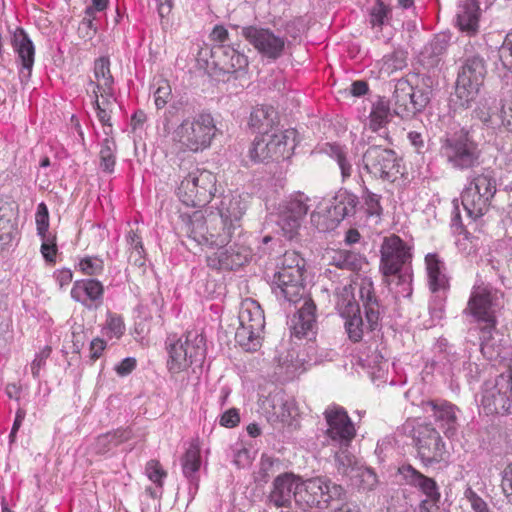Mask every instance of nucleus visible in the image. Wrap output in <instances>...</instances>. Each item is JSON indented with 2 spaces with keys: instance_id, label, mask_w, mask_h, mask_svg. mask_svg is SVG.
Here are the masks:
<instances>
[{
  "instance_id": "nucleus-1",
  "label": "nucleus",
  "mask_w": 512,
  "mask_h": 512,
  "mask_svg": "<svg viewBox=\"0 0 512 512\" xmlns=\"http://www.w3.org/2000/svg\"><path fill=\"white\" fill-rule=\"evenodd\" d=\"M184 232L197 245L217 249L206 257L207 266L211 269H238L252 258L251 248L240 239L227 247L241 230L207 210H198L189 215Z\"/></svg>"
},
{
  "instance_id": "nucleus-2",
  "label": "nucleus",
  "mask_w": 512,
  "mask_h": 512,
  "mask_svg": "<svg viewBox=\"0 0 512 512\" xmlns=\"http://www.w3.org/2000/svg\"><path fill=\"white\" fill-rule=\"evenodd\" d=\"M359 203L358 197L340 189L331 200L310 199L304 193H297L279 206L277 226L283 237L295 239L303 219L311 209V222L320 230L332 229L346 217L354 215Z\"/></svg>"
},
{
  "instance_id": "nucleus-3",
  "label": "nucleus",
  "mask_w": 512,
  "mask_h": 512,
  "mask_svg": "<svg viewBox=\"0 0 512 512\" xmlns=\"http://www.w3.org/2000/svg\"><path fill=\"white\" fill-rule=\"evenodd\" d=\"M380 271L384 277L396 276L399 290L397 294L404 298L412 295V252L411 247L399 236L384 238L380 249Z\"/></svg>"
},
{
  "instance_id": "nucleus-4",
  "label": "nucleus",
  "mask_w": 512,
  "mask_h": 512,
  "mask_svg": "<svg viewBox=\"0 0 512 512\" xmlns=\"http://www.w3.org/2000/svg\"><path fill=\"white\" fill-rule=\"evenodd\" d=\"M433 93V80L429 76L421 78V84L412 86L407 79L395 82L390 100L394 113L402 119H409L422 112L429 104Z\"/></svg>"
},
{
  "instance_id": "nucleus-5",
  "label": "nucleus",
  "mask_w": 512,
  "mask_h": 512,
  "mask_svg": "<svg viewBox=\"0 0 512 512\" xmlns=\"http://www.w3.org/2000/svg\"><path fill=\"white\" fill-rule=\"evenodd\" d=\"M440 156L454 169L467 170L478 165L480 149L469 131L461 128L446 132L440 139Z\"/></svg>"
},
{
  "instance_id": "nucleus-6",
  "label": "nucleus",
  "mask_w": 512,
  "mask_h": 512,
  "mask_svg": "<svg viewBox=\"0 0 512 512\" xmlns=\"http://www.w3.org/2000/svg\"><path fill=\"white\" fill-rule=\"evenodd\" d=\"M167 368L170 373L178 374L187 370L193 363L201 362L206 353L205 339L197 331H189L181 337L168 336Z\"/></svg>"
},
{
  "instance_id": "nucleus-7",
  "label": "nucleus",
  "mask_w": 512,
  "mask_h": 512,
  "mask_svg": "<svg viewBox=\"0 0 512 512\" xmlns=\"http://www.w3.org/2000/svg\"><path fill=\"white\" fill-rule=\"evenodd\" d=\"M359 295L363 303L366 322L363 321L360 311L351 313V316H343L348 338L353 342L361 341L365 332L379 329L383 312L374 294L373 283L369 279L361 281Z\"/></svg>"
},
{
  "instance_id": "nucleus-8",
  "label": "nucleus",
  "mask_w": 512,
  "mask_h": 512,
  "mask_svg": "<svg viewBox=\"0 0 512 512\" xmlns=\"http://www.w3.org/2000/svg\"><path fill=\"white\" fill-rule=\"evenodd\" d=\"M496 192L497 182L492 171L471 174L461 194L467 215L474 220L482 217L489 210Z\"/></svg>"
},
{
  "instance_id": "nucleus-9",
  "label": "nucleus",
  "mask_w": 512,
  "mask_h": 512,
  "mask_svg": "<svg viewBox=\"0 0 512 512\" xmlns=\"http://www.w3.org/2000/svg\"><path fill=\"white\" fill-rule=\"evenodd\" d=\"M295 129L265 132L256 137L249 150L254 162L280 161L289 159L296 147Z\"/></svg>"
},
{
  "instance_id": "nucleus-10",
  "label": "nucleus",
  "mask_w": 512,
  "mask_h": 512,
  "mask_svg": "<svg viewBox=\"0 0 512 512\" xmlns=\"http://www.w3.org/2000/svg\"><path fill=\"white\" fill-rule=\"evenodd\" d=\"M217 132L214 118L209 113H201L184 119L174 130L173 139L180 146L192 152L210 147Z\"/></svg>"
},
{
  "instance_id": "nucleus-11",
  "label": "nucleus",
  "mask_w": 512,
  "mask_h": 512,
  "mask_svg": "<svg viewBox=\"0 0 512 512\" xmlns=\"http://www.w3.org/2000/svg\"><path fill=\"white\" fill-rule=\"evenodd\" d=\"M216 175L212 172L193 168L185 176L177 188L180 201L186 206L204 207L216 192Z\"/></svg>"
},
{
  "instance_id": "nucleus-12",
  "label": "nucleus",
  "mask_w": 512,
  "mask_h": 512,
  "mask_svg": "<svg viewBox=\"0 0 512 512\" xmlns=\"http://www.w3.org/2000/svg\"><path fill=\"white\" fill-rule=\"evenodd\" d=\"M239 327L235 333L236 342L246 351H257L261 346L265 327L264 312L253 299L242 301L239 311Z\"/></svg>"
},
{
  "instance_id": "nucleus-13",
  "label": "nucleus",
  "mask_w": 512,
  "mask_h": 512,
  "mask_svg": "<svg viewBox=\"0 0 512 512\" xmlns=\"http://www.w3.org/2000/svg\"><path fill=\"white\" fill-rule=\"evenodd\" d=\"M485 61L479 55L467 57L459 69L454 95L460 107H468L479 94L486 75Z\"/></svg>"
},
{
  "instance_id": "nucleus-14",
  "label": "nucleus",
  "mask_w": 512,
  "mask_h": 512,
  "mask_svg": "<svg viewBox=\"0 0 512 512\" xmlns=\"http://www.w3.org/2000/svg\"><path fill=\"white\" fill-rule=\"evenodd\" d=\"M481 407L487 415H512V369L483 385Z\"/></svg>"
},
{
  "instance_id": "nucleus-15",
  "label": "nucleus",
  "mask_w": 512,
  "mask_h": 512,
  "mask_svg": "<svg viewBox=\"0 0 512 512\" xmlns=\"http://www.w3.org/2000/svg\"><path fill=\"white\" fill-rule=\"evenodd\" d=\"M363 169L374 179L394 182L401 172V158L396 152L381 145H372L362 156Z\"/></svg>"
},
{
  "instance_id": "nucleus-16",
  "label": "nucleus",
  "mask_w": 512,
  "mask_h": 512,
  "mask_svg": "<svg viewBox=\"0 0 512 512\" xmlns=\"http://www.w3.org/2000/svg\"><path fill=\"white\" fill-rule=\"evenodd\" d=\"M345 491L341 485L327 477H315L305 481L299 479L296 503L308 507H326L330 501L341 499Z\"/></svg>"
},
{
  "instance_id": "nucleus-17",
  "label": "nucleus",
  "mask_w": 512,
  "mask_h": 512,
  "mask_svg": "<svg viewBox=\"0 0 512 512\" xmlns=\"http://www.w3.org/2000/svg\"><path fill=\"white\" fill-rule=\"evenodd\" d=\"M502 294L481 280L474 284L465 311H468L478 322L485 323L484 327L495 328V310Z\"/></svg>"
},
{
  "instance_id": "nucleus-18",
  "label": "nucleus",
  "mask_w": 512,
  "mask_h": 512,
  "mask_svg": "<svg viewBox=\"0 0 512 512\" xmlns=\"http://www.w3.org/2000/svg\"><path fill=\"white\" fill-rule=\"evenodd\" d=\"M323 415L327 425V444L331 447H350L357 431L347 411L342 406L332 404L325 409Z\"/></svg>"
},
{
  "instance_id": "nucleus-19",
  "label": "nucleus",
  "mask_w": 512,
  "mask_h": 512,
  "mask_svg": "<svg viewBox=\"0 0 512 512\" xmlns=\"http://www.w3.org/2000/svg\"><path fill=\"white\" fill-rule=\"evenodd\" d=\"M413 439L418 455L425 465L444 461L448 452L439 432L431 424H420L414 429Z\"/></svg>"
},
{
  "instance_id": "nucleus-20",
  "label": "nucleus",
  "mask_w": 512,
  "mask_h": 512,
  "mask_svg": "<svg viewBox=\"0 0 512 512\" xmlns=\"http://www.w3.org/2000/svg\"><path fill=\"white\" fill-rule=\"evenodd\" d=\"M242 34L268 62L276 61L285 53L286 38L276 35L270 29L249 26L243 28Z\"/></svg>"
},
{
  "instance_id": "nucleus-21",
  "label": "nucleus",
  "mask_w": 512,
  "mask_h": 512,
  "mask_svg": "<svg viewBox=\"0 0 512 512\" xmlns=\"http://www.w3.org/2000/svg\"><path fill=\"white\" fill-rule=\"evenodd\" d=\"M400 474L409 485L419 488L425 498L419 504V512H439L441 494L436 482L411 465H404L399 468Z\"/></svg>"
},
{
  "instance_id": "nucleus-22",
  "label": "nucleus",
  "mask_w": 512,
  "mask_h": 512,
  "mask_svg": "<svg viewBox=\"0 0 512 512\" xmlns=\"http://www.w3.org/2000/svg\"><path fill=\"white\" fill-rule=\"evenodd\" d=\"M426 413H431L435 422L447 437L456 434L459 423L457 413L459 409L446 400H430L423 403Z\"/></svg>"
},
{
  "instance_id": "nucleus-23",
  "label": "nucleus",
  "mask_w": 512,
  "mask_h": 512,
  "mask_svg": "<svg viewBox=\"0 0 512 512\" xmlns=\"http://www.w3.org/2000/svg\"><path fill=\"white\" fill-rule=\"evenodd\" d=\"M262 410L269 422H288L296 412L295 401L283 391H274L264 398Z\"/></svg>"
},
{
  "instance_id": "nucleus-24",
  "label": "nucleus",
  "mask_w": 512,
  "mask_h": 512,
  "mask_svg": "<svg viewBox=\"0 0 512 512\" xmlns=\"http://www.w3.org/2000/svg\"><path fill=\"white\" fill-rule=\"evenodd\" d=\"M271 289L278 300L282 299L290 303H297L305 292L304 274L292 277L290 273L276 271Z\"/></svg>"
},
{
  "instance_id": "nucleus-25",
  "label": "nucleus",
  "mask_w": 512,
  "mask_h": 512,
  "mask_svg": "<svg viewBox=\"0 0 512 512\" xmlns=\"http://www.w3.org/2000/svg\"><path fill=\"white\" fill-rule=\"evenodd\" d=\"M12 47L21 64L19 69L20 82L25 84L30 80L35 59V47L27 33L17 28L12 36Z\"/></svg>"
},
{
  "instance_id": "nucleus-26",
  "label": "nucleus",
  "mask_w": 512,
  "mask_h": 512,
  "mask_svg": "<svg viewBox=\"0 0 512 512\" xmlns=\"http://www.w3.org/2000/svg\"><path fill=\"white\" fill-rule=\"evenodd\" d=\"M247 198V196L229 191L221 196L219 203L215 206V211H210V213L218 215L219 218L241 230V219L248 206Z\"/></svg>"
},
{
  "instance_id": "nucleus-27",
  "label": "nucleus",
  "mask_w": 512,
  "mask_h": 512,
  "mask_svg": "<svg viewBox=\"0 0 512 512\" xmlns=\"http://www.w3.org/2000/svg\"><path fill=\"white\" fill-rule=\"evenodd\" d=\"M71 298L88 309H96L103 303L104 286L94 278L76 280L71 289Z\"/></svg>"
},
{
  "instance_id": "nucleus-28",
  "label": "nucleus",
  "mask_w": 512,
  "mask_h": 512,
  "mask_svg": "<svg viewBox=\"0 0 512 512\" xmlns=\"http://www.w3.org/2000/svg\"><path fill=\"white\" fill-rule=\"evenodd\" d=\"M299 488V477L292 473H284L273 481V489L270 492V502L280 508H289L292 499L296 501V493Z\"/></svg>"
},
{
  "instance_id": "nucleus-29",
  "label": "nucleus",
  "mask_w": 512,
  "mask_h": 512,
  "mask_svg": "<svg viewBox=\"0 0 512 512\" xmlns=\"http://www.w3.org/2000/svg\"><path fill=\"white\" fill-rule=\"evenodd\" d=\"M110 59L106 56L99 57L94 62V80L88 83L87 91L91 94H99L101 98H113L114 78L110 71Z\"/></svg>"
},
{
  "instance_id": "nucleus-30",
  "label": "nucleus",
  "mask_w": 512,
  "mask_h": 512,
  "mask_svg": "<svg viewBox=\"0 0 512 512\" xmlns=\"http://www.w3.org/2000/svg\"><path fill=\"white\" fill-rule=\"evenodd\" d=\"M494 329L495 328L489 329L487 327L481 329L482 342L480 350L487 360L502 363L508 358L511 347L507 345V341L499 337L497 333L495 335L493 334Z\"/></svg>"
},
{
  "instance_id": "nucleus-31",
  "label": "nucleus",
  "mask_w": 512,
  "mask_h": 512,
  "mask_svg": "<svg viewBox=\"0 0 512 512\" xmlns=\"http://www.w3.org/2000/svg\"><path fill=\"white\" fill-rule=\"evenodd\" d=\"M215 64L224 73H236L243 71L248 66L247 57L231 46L218 45L212 50Z\"/></svg>"
},
{
  "instance_id": "nucleus-32",
  "label": "nucleus",
  "mask_w": 512,
  "mask_h": 512,
  "mask_svg": "<svg viewBox=\"0 0 512 512\" xmlns=\"http://www.w3.org/2000/svg\"><path fill=\"white\" fill-rule=\"evenodd\" d=\"M480 16L479 0H466L458 5L455 22L460 31L474 35L479 29Z\"/></svg>"
},
{
  "instance_id": "nucleus-33",
  "label": "nucleus",
  "mask_w": 512,
  "mask_h": 512,
  "mask_svg": "<svg viewBox=\"0 0 512 512\" xmlns=\"http://www.w3.org/2000/svg\"><path fill=\"white\" fill-rule=\"evenodd\" d=\"M448 35L440 33L431 39L421 50L419 55L420 64L427 69L439 66L449 45Z\"/></svg>"
},
{
  "instance_id": "nucleus-34",
  "label": "nucleus",
  "mask_w": 512,
  "mask_h": 512,
  "mask_svg": "<svg viewBox=\"0 0 512 512\" xmlns=\"http://www.w3.org/2000/svg\"><path fill=\"white\" fill-rule=\"evenodd\" d=\"M316 326V305L311 299H304L302 306L290 320L292 333L298 337L307 336Z\"/></svg>"
},
{
  "instance_id": "nucleus-35",
  "label": "nucleus",
  "mask_w": 512,
  "mask_h": 512,
  "mask_svg": "<svg viewBox=\"0 0 512 512\" xmlns=\"http://www.w3.org/2000/svg\"><path fill=\"white\" fill-rule=\"evenodd\" d=\"M183 476L189 482V494H195L199 488L201 454L197 445L192 444L181 458Z\"/></svg>"
},
{
  "instance_id": "nucleus-36",
  "label": "nucleus",
  "mask_w": 512,
  "mask_h": 512,
  "mask_svg": "<svg viewBox=\"0 0 512 512\" xmlns=\"http://www.w3.org/2000/svg\"><path fill=\"white\" fill-rule=\"evenodd\" d=\"M428 285L433 293L445 291L448 288L445 263L435 253L425 256Z\"/></svg>"
},
{
  "instance_id": "nucleus-37",
  "label": "nucleus",
  "mask_w": 512,
  "mask_h": 512,
  "mask_svg": "<svg viewBox=\"0 0 512 512\" xmlns=\"http://www.w3.org/2000/svg\"><path fill=\"white\" fill-rule=\"evenodd\" d=\"M323 151L337 163L342 182H345L352 176L354 172L355 156L347 147L336 143H326Z\"/></svg>"
},
{
  "instance_id": "nucleus-38",
  "label": "nucleus",
  "mask_w": 512,
  "mask_h": 512,
  "mask_svg": "<svg viewBox=\"0 0 512 512\" xmlns=\"http://www.w3.org/2000/svg\"><path fill=\"white\" fill-rule=\"evenodd\" d=\"M335 308L343 316H351V313L359 312V304L354 295V288L351 284L339 285L334 290Z\"/></svg>"
},
{
  "instance_id": "nucleus-39",
  "label": "nucleus",
  "mask_w": 512,
  "mask_h": 512,
  "mask_svg": "<svg viewBox=\"0 0 512 512\" xmlns=\"http://www.w3.org/2000/svg\"><path fill=\"white\" fill-rule=\"evenodd\" d=\"M390 117L389 103L384 100H379L373 104L369 115L368 127L373 132L377 133L381 138H388V131L386 124Z\"/></svg>"
},
{
  "instance_id": "nucleus-40",
  "label": "nucleus",
  "mask_w": 512,
  "mask_h": 512,
  "mask_svg": "<svg viewBox=\"0 0 512 512\" xmlns=\"http://www.w3.org/2000/svg\"><path fill=\"white\" fill-rule=\"evenodd\" d=\"M334 453V462L337 473L343 477H354L353 474L362 466L353 453L349 451L350 447H332Z\"/></svg>"
},
{
  "instance_id": "nucleus-41",
  "label": "nucleus",
  "mask_w": 512,
  "mask_h": 512,
  "mask_svg": "<svg viewBox=\"0 0 512 512\" xmlns=\"http://www.w3.org/2000/svg\"><path fill=\"white\" fill-rule=\"evenodd\" d=\"M132 435L133 433L129 428L117 429L113 432L102 434L97 437L94 449L99 454H105L118 445L131 439Z\"/></svg>"
},
{
  "instance_id": "nucleus-42",
  "label": "nucleus",
  "mask_w": 512,
  "mask_h": 512,
  "mask_svg": "<svg viewBox=\"0 0 512 512\" xmlns=\"http://www.w3.org/2000/svg\"><path fill=\"white\" fill-rule=\"evenodd\" d=\"M128 261L136 267H144L146 263V251L143 240L138 231L129 230L125 235Z\"/></svg>"
},
{
  "instance_id": "nucleus-43",
  "label": "nucleus",
  "mask_w": 512,
  "mask_h": 512,
  "mask_svg": "<svg viewBox=\"0 0 512 512\" xmlns=\"http://www.w3.org/2000/svg\"><path fill=\"white\" fill-rule=\"evenodd\" d=\"M276 112L272 107L260 106L252 110L249 118V126L260 134L270 132L275 124Z\"/></svg>"
},
{
  "instance_id": "nucleus-44",
  "label": "nucleus",
  "mask_w": 512,
  "mask_h": 512,
  "mask_svg": "<svg viewBox=\"0 0 512 512\" xmlns=\"http://www.w3.org/2000/svg\"><path fill=\"white\" fill-rule=\"evenodd\" d=\"M331 264L335 265L337 268L355 272L361 270L366 262L365 258L357 252L339 250L334 252L331 258Z\"/></svg>"
},
{
  "instance_id": "nucleus-45",
  "label": "nucleus",
  "mask_w": 512,
  "mask_h": 512,
  "mask_svg": "<svg viewBox=\"0 0 512 512\" xmlns=\"http://www.w3.org/2000/svg\"><path fill=\"white\" fill-rule=\"evenodd\" d=\"M276 360L280 373L284 374L286 378H292L304 370L303 361L299 359L297 352L293 349L279 353Z\"/></svg>"
},
{
  "instance_id": "nucleus-46",
  "label": "nucleus",
  "mask_w": 512,
  "mask_h": 512,
  "mask_svg": "<svg viewBox=\"0 0 512 512\" xmlns=\"http://www.w3.org/2000/svg\"><path fill=\"white\" fill-rule=\"evenodd\" d=\"M495 99L483 98L479 101L476 109L475 115L481 120L484 124L494 127L499 124V109L500 107H496Z\"/></svg>"
},
{
  "instance_id": "nucleus-47",
  "label": "nucleus",
  "mask_w": 512,
  "mask_h": 512,
  "mask_svg": "<svg viewBox=\"0 0 512 512\" xmlns=\"http://www.w3.org/2000/svg\"><path fill=\"white\" fill-rule=\"evenodd\" d=\"M116 143L112 138H105L101 142L99 151L100 169L105 173H112L116 164Z\"/></svg>"
},
{
  "instance_id": "nucleus-48",
  "label": "nucleus",
  "mask_w": 512,
  "mask_h": 512,
  "mask_svg": "<svg viewBox=\"0 0 512 512\" xmlns=\"http://www.w3.org/2000/svg\"><path fill=\"white\" fill-rule=\"evenodd\" d=\"M305 260L295 251H286L281 259L277 272H287L298 277L305 272Z\"/></svg>"
},
{
  "instance_id": "nucleus-49",
  "label": "nucleus",
  "mask_w": 512,
  "mask_h": 512,
  "mask_svg": "<svg viewBox=\"0 0 512 512\" xmlns=\"http://www.w3.org/2000/svg\"><path fill=\"white\" fill-rule=\"evenodd\" d=\"M353 476L354 477L349 478L352 485L362 491H371L375 489L378 484L377 475L370 468L361 466Z\"/></svg>"
},
{
  "instance_id": "nucleus-50",
  "label": "nucleus",
  "mask_w": 512,
  "mask_h": 512,
  "mask_svg": "<svg viewBox=\"0 0 512 512\" xmlns=\"http://www.w3.org/2000/svg\"><path fill=\"white\" fill-rule=\"evenodd\" d=\"M451 372L455 374H463L464 377L470 382L479 377L480 369L477 363L467 360L466 357H459L453 359L451 362Z\"/></svg>"
},
{
  "instance_id": "nucleus-51",
  "label": "nucleus",
  "mask_w": 512,
  "mask_h": 512,
  "mask_svg": "<svg viewBox=\"0 0 512 512\" xmlns=\"http://www.w3.org/2000/svg\"><path fill=\"white\" fill-rule=\"evenodd\" d=\"M362 200L369 216L380 217L383 211L380 200L381 195L371 192L365 185L362 186Z\"/></svg>"
},
{
  "instance_id": "nucleus-52",
  "label": "nucleus",
  "mask_w": 512,
  "mask_h": 512,
  "mask_svg": "<svg viewBox=\"0 0 512 512\" xmlns=\"http://www.w3.org/2000/svg\"><path fill=\"white\" fill-rule=\"evenodd\" d=\"M77 268L87 276H98L104 270V261L99 257L86 256L80 259Z\"/></svg>"
},
{
  "instance_id": "nucleus-53",
  "label": "nucleus",
  "mask_w": 512,
  "mask_h": 512,
  "mask_svg": "<svg viewBox=\"0 0 512 512\" xmlns=\"http://www.w3.org/2000/svg\"><path fill=\"white\" fill-rule=\"evenodd\" d=\"M93 99V105L96 110L97 118L103 126L111 127L110 123V112L108 106L111 104L112 98H102V102L99 101V94H91Z\"/></svg>"
},
{
  "instance_id": "nucleus-54",
  "label": "nucleus",
  "mask_w": 512,
  "mask_h": 512,
  "mask_svg": "<svg viewBox=\"0 0 512 512\" xmlns=\"http://www.w3.org/2000/svg\"><path fill=\"white\" fill-rule=\"evenodd\" d=\"M41 239V254L46 262L55 263L56 254L58 251L57 243H56V235L55 234H47L45 237H40Z\"/></svg>"
},
{
  "instance_id": "nucleus-55",
  "label": "nucleus",
  "mask_w": 512,
  "mask_h": 512,
  "mask_svg": "<svg viewBox=\"0 0 512 512\" xmlns=\"http://www.w3.org/2000/svg\"><path fill=\"white\" fill-rule=\"evenodd\" d=\"M406 61L404 53L401 51L394 52L383 57L382 70L387 74H391L394 71L401 70L405 67Z\"/></svg>"
},
{
  "instance_id": "nucleus-56",
  "label": "nucleus",
  "mask_w": 512,
  "mask_h": 512,
  "mask_svg": "<svg viewBox=\"0 0 512 512\" xmlns=\"http://www.w3.org/2000/svg\"><path fill=\"white\" fill-rule=\"evenodd\" d=\"M36 230L39 237H45L49 232V212L47 206L42 202L38 205L36 215Z\"/></svg>"
},
{
  "instance_id": "nucleus-57",
  "label": "nucleus",
  "mask_w": 512,
  "mask_h": 512,
  "mask_svg": "<svg viewBox=\"0 0 512 512\" xmlns=\"http://www.w3.org/2000/svg\"><path fill=\"white\" fill-rule=\"evenodd\" d=\"M499 122L507 131L512 132V95H507L501 100Z\"/></svg>"
},
{
  "instance_id": "nucleus-58",
  "label": "nucleus",
  "mask_w": 512,
  "mask_h": 512,
  "mask_svg": "<svg viewBox=\"0 0 512 512\" xmlns=\"http://www.w3.org/2000/svg\"><path fill=\"white\" fill-rule=\"evenodd\" d=\"M364 361L365 365L372 369L371 374L373 377H382L388 369V361L377 352L368 356Z\"/></svg>"
},
{
  "instance_id": "nucleus-59",
  "label": "nucleus",
  "mask_w": 512,
  "mask_h": 512,
  "mask_svg": "<svg viewBox=\"0 0 512 512\" xmlns=\"http://www.w3.org/2000/svg\"><path fill=\"white\" fill-rule=\"evenodd\" d=\"M464 500L469 504L472 512H494L487 503L470 487L464 492Z\"/></svg>"
},
{
  "instance_id": "nucleus-60",
  "label": "nucleus",
  "mask_w": 512,
  "mask_h": 512,
  "mask_svg": "<svg viewBox=\"0 0 512 512\" xmlns=\"http://www.w3.org/2000/svg\"><path fill=\"white\" fill-rule=\"evenodd\" d=\"M105 329L106 334L110 338H120L125 331V325L122 317L115 314H109L106 321Z\"/></svg>"
},
{
  "instance_id": "nucleus-61",
  "label": "nucleus",
  "mask_w": 512,
  "mask_h": 512,
  "mask_svg": "<svg viewBox=\"0 0 512 512\" xmlns=\"http://www.w3.org/2000/svg\"><path fill=\"white\" fill-rule=\"evenodd\" d=\"M171 86L167 80H159L154 91V102L158 109L163 108L171 97Z\"/></svg>"
},
{
  "instance_id": "nucleus-62",
  "label": "nucleus",
  "mask_w": 512,
  "mask_h": 512,
  "mask_svg": "<svg viewBox=\"0 0 512 512\" xmlns=\"http://www.w3.org/2000/svg\"><path fill=\"white\" fill-rule=\"evenodd\" d=\"M499 57L503 66L512 72V31L506 35L499 49Z\"/></svg>"
},
{
  "instance_id": "nucleus-63",
  "label": "nucleus",
  "mask_w": 512,
  "mask_h": 512,
  "mask_svg": "<svg viewBox=\"0 0 512 512\" xmlns=\"http://www.w3.org/2000/svg\"><path fill=\"white\" fill-rule=\"evenodd\" d=\"M146 475L155 484L162 486V480L166 477V472L162 469L160 463L156 460H150L146 464Z\"/></svg>"
},
{
  "instance_id": "nucleus-64",
  "label": "nucleus",
  "mask_w": 512,
  "mask_h": 512,
  "mask_svg": "<svg viewBox=\"0 0 512 512\" xmlns=\"http://www.w3.org/2000/svg\"><path fill=\"white\" fill-rule=\"evenodd\" d=\"M501 488L508 502L512 504V463L508 464L501 473Z\"/></svg>"
}]
</instances>
